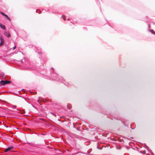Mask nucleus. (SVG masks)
<instances>
[{
    "mask_svg": "<svg viewBox=\"0 0 155 155\" xmlns=\"http://www.w3.org/2000/svg\"><path fill=\"white\" fill-rule=\"evenodd\" d=\"M4 16L5 17H6L8 19V20H9V21L10 20V19L9 18H8V17L7 15H6L5 14V15Z\"/></svg>",
    "mask_w": 155,
    "mask_h": 155,
    "instance_id": "nucleus-7",
    "label": "nucleus"
},
{
    "mask_svg": "<svg viewBox=\"0 0 155 155\" xmlns=\"http://www.w3.org/2000/svg\"><path fill=\"white\" fill-rule=\"evenodd\" d=\"M0 13H1L2 15H3V16H4L5 15V14H4V13H3V12H0Z\"/></svg>",
    "mask_w": 155,
    "mask_h": 155,
    "instance_id": "nucleus-12",
    "label": "nucleus"
},
{
    "mask_svg": "<svg viewBox=\"0 0 155 155\" xmlns=\"http://www.w3.org/2000/svg\"><path fill=\"white\" fill-rule=\"evenodd\" d=\"M16 48V46H15L14 47H13V50H14Z\"/></svg>",
    "mask_w": 155,
    "mask_h": 155,
    "instance_id": "nucleus-15",
    "label": "nucleus"
},
{
    "mask_svg": "<svg viewBox=\"0 0 155 155\" xmlns=\"http://www.w3.org/2000/svg\"><path fill=\"white\" fill-rule=\"evenodd\" d=\"M67 108L68 109H70L71 108V106H69V105H67Z\"/></svg>",
    "mask_w": 155,
    "mask_h": 155,
    "instance_id": "nucleus-10",
    "label": "nucleus"
},
{
    "mask_svg": "<svg viewBox=\"0 0 155 155\" xmlns=\"http://www.w3.org/2000/svg\"><path fill=\"white\" fill-rule=\"evenodd\" d=\"M150 31L153 34H155V32L153 30H150Z\"/></svg>",
    "mask_w": 155,
    "mask_h": 155,
    "instance_id": "nucleus-9",
    "label": "nucleus"
},
{
    "mask_svg": "<svg viewBox=\"0 0 155 155\" xmlns=\"http://www.w3.org/2000/svg\"><path fill=\"white\" fill-rule=\"evenodd\" d=\"M2 78H3L4 77V75L3 74H2Z\"/></svg>",
    "mask_w": 155,
    "mask_h": 155,
    "instance_id": "nucleus-13",
    "label": "nucleus"
},
{
    "mask_svg": "<svg viewBox=\"0 0 155 155\" xmlns=\"http://www.w3.org/2000/svg\"><path fill=\"white\" fill-rule=\"evenodd\" d=\"M28 102L25 99L22 98L20 99L18 101V104L20 106H24L28 104Z\"/></svg>",
    "mask_w": 155,
    "mask_h": 155,
    "instance_id": "nucleus-1",
    "label": "nucleus"
},
{
    "mask_svg": "<svg viewBox=\"0 0 155 155\" xmlns=\"http://www.w3.org/2000/svg\"><path fill=\"white\" fill-rule=\"evenodd\" d=\"M0 39L1 40V43H0V47L4 43V39L2 37H0Z\"/></svg>",
    "mask_w": 155,
    "mask_h": 155,
    "instance_id": "nucleus-3",
    "label": "nucleus"
},
{
    "mask_svg": "<svg viewBox=\"0 0 155 155\" xmlns=\"http://www.w3.org/2000/svg\"><path fill=\"white\" fill-rule=\"evenodd\" d=\"M4 16L5 17H6L8 19V20H9V21L10 20V19L9 18H8V17L7 15H6L5 14V15Z\"/></svg>",
    "mask_w": 155,
    "mask_h": 155,
    "instance_id": "nucleus-8",
    "label": "nucleus"
},
{
    "mask_svg": "<svg viewBox=\"0 0 155 155\" xmlns=\"http://www.w3.org/2000/svg\"><path fill=\"white\" fill-rule=\"evenodd\" d=\"M12 147H9L5 149V152H8V151H9V150H11V149H12Z\"/></svg>",
    "mask_w": 155,
    "mask_h": 155,
    "instance_id": "nucleus-4",
    "label": "nucleus"
},
{
    "mask_svg": "<svg viewBox=\"0 0 155 155\" xmlns=\"http://www.w3.org/2000/svg\"><path fill=\"white\" fill-rule=\"evenodd\" d=\"M68 20H70V19H69V18H68Z\"/></svg>",
    "mask_w": 155,
    "mask_h": 155,
    "instance_id": "nucleus-16",
    "label": "nucleus"
},
{
    "mask_svg": "<svg viewBox=\"0 0 155 155\" xmlns=\"http://www.w3.org/2000/svg\"><path fill=\"white\" fill-rule=\"evenodd\" d=\"M0 27L2 28V29H4V30H5V27L4 25H2L0 23Z\"/></svg>",
    "mask_w": 155,
    "mask_h": 155,
    "instance_id": "nucleus-6",
    "label": "nucleus"
},
{
    "mask_svg": "<svg viewBox=\"0 0 155 155\" xmlns=\"http://www.w3.org/2000/svg\"><path fill=\"white\" fill-rule=\"evenodd\" d=\"M13 107L15 108H16V106H15V105H14L13 106Z\"/></svg>",
    "mask_w": 155,
    "mask_h": 155,
    "instance_id": "nucleus-14",
    "label": "nucleus"
},
{
    "mask_svg": "<svg viewBox=\"0 0 155 155\" xmlns=\"http://www.w3.org/2000/svg\"><path fill=\"white\" fill-rule=\"evenodd\" d=\"M62 17L63 18V19H64V20H65V17L64 16H62Z\"/></svg>",
    "mask_w": 155,
    "mask_h": 155,
    "instance_id": "nucleus-11",
    "label": "nucleus"
},
{
    "mask_svg": "<svg viewBox=\"0 0 155 155\" xmlns=\"http://www.w3.org/2000/svg\"><path fill=\"white\" fill-rule=\"evenodd\" d=\"M11 83V81H5L2 80L0 81V84L2 85H4L7 84H9Z\"/></svg>",
    "mask_w": 155,
    "mask_h": 155,
    "instance_id": "nucleus-2",
    "label": "nucleus"
},
{
    "mask_svg": "<svg viewBox=\"0 0 155 155\" xmlns=\"http://www.w3.org/2000/svg\"><path fill=\"white\" fill-rule=\"evenodd\" d=\"M4 34L5 35L7 36L8 37H10V36H11L10 34L8 33H7V32H5V33H4Z\"/></svg>",
    "mask_w": 155,
    "mask_h": 155,
    "instance_id": "nucleus-5",
    "label": "nucleus"
}]
</instances>
